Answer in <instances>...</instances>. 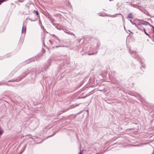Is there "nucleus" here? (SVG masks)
I'll use <instances>...</instances> for the list:
<instances>
[{
	"instance_id": "nucleus-1",
	"label": "nucleus",
	"mask_w": 154,
	"mask_h": 154,
	"mask_svg": "<svg viewBox=\"0 0 154 154\" xmlns=\"http://www.w3.org/2000/svg\"><path fill=\"white\" fill-rule=\"evenodd\" d=\"M26 32V28L23 27H22V33L25 34Z\"/></svg>"
},
{
	"instance_id": "nucleus-2",
	"label": "nucleus",
	"mask_w": 154,
	"mask_h": 154,
	"mask_svg": "<svg viewBox=\"0 0 154 154\" xmlns=\"http://www.w3.org/2000/svg\"><path fill=\"white\" fill-rule=\"evenodd\" d=\"M127 17L128 18H131V19H132L133 18V17H132V15L131 14V13H130L129 14H128V17Z\"/></svg>"
},
{
	"instance_id": "nucleus-3",
	"label": "nucleus",
	"mask_w": 154,
	"mask_h": 154,
	"mask_svg": "<svg viewBox=\"0 0 154 154\" xmlns=\"http://www.w3.org/2000/svg\"><path fill=\"white\" fill-rule=\"evenodd\" d=\"M35 12L36 13V15H38L39 14L38 12L37 11H35Z\"/></svg>"
},
{
	"instance_id": "nucleus-4",
	"label": "nucleus",
	"mask_w": 154,
	"mask_h": 154,
	"mask_svg": "<svg viewBox=\"0 0 154 154\" xmlns=\"http://www.w3.org/2000/svg\"><path fill=\"white\" fill-rule=\"evenodd\" d=\"M152 30H153V32L154 33V26L152 27Z\"/></svg>"
},
{
	"instance_id": "nucleus-5",
	"label": "nucleus",
	"mask_w": 154,
	"mask_h": 154,
	"mask_svg": "<svg viewBox=\"0 0 154 154\" xmlns=\"http://www.w3.org/2000/svg\"><path fill=\"white\" fill-rule=\"evenodd\" d=\"M145 33L148 36H149V35L148 34H147L146 32H145Z\"/></svg>"
},
{
	"instance_id": "nucleus-6",
	"label": "nucleus",
	"mask_w": 154,
	"mask_h": 154,
	"mask_svg": "<svg viewBox=\"0 0 154 154\" xmlns=\"http://www.w3.org/2000/svg\"><path fill=\"white\" fill-rule=\"evenodd\" d=\"M79 154H82V152L81 151Z\"/></svg>"
},
{
	"instance_id": "nucleus-7",
	"label": "nucleus",
	"mask_w": 154,
	"mask_h": 154,
	"mask_svg": "<svg viewBox=\"0 0 154 154\" xmlns=\"http://www.w3.org/2000/svg\"><path fill=\"white\" fill-rule=\"evenodd\" d=\"M1 4V2H0V5Z\"/></svg>"
}]
</instances>
